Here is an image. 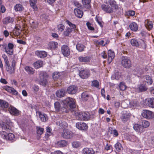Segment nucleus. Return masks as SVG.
I'll return each instance as SVG.
<instances>
[{
    "instance_id": "1",
    "label": "nucleus",
    "mask_w": 154,
    "mask_h": 154,
    "mask_svg": "<svg viewBox=\"0 0 154 154\" xmlns=\"http://www.w3.org/2000/svg\"><path fill=\"white\" fill-rule=\"evenodd\" d=\"M101 8L103 11L108 14H112L113 9L117 11L119 8V5L115 0H106L104 4L101 5Z\"/></svg>"
},
{
    "instance_id": "2",
    "label": "nucleus",
    "mask_w": 154,
    "mask_h": 154,
    "mask_svg": "<svg viewBox=\"0 0 154 154\" xmlns=\"http://www.w3.org/2000/svg\"><path fill=\"white\" fill-rule=\"evenodd\" d=\"M130 43L133 46L138 47L143 49H145L147 47L146 41L142 39L139 41L137 39L133 38L131 40Z\"/></svg>"
},
{
    "instance_id": "3",
    "label": "nucleus",
    "mask_w": 154,
    "mask_h": 154,
    "mask_svg": "<svg viewBox=\"0 0 154 154\" xmlns=\"http://www.w3.org/2000/svg\"><path fill=\"white\" fill-rule=\"evenodd\" d=\"M14 45L12 43H9L8 45L4 43L0 45V47L2 49L5 50V51L8 54L12 55L14 53Z\"/></svg>"
},
{
    "instance_id": "4",
    "label": "nucleus",
    "mask_w": 154,
    "mask_h": 154,
    "mask_svg": "<svg viewBox=\"0 0 154 154\" xmlns=\"http://www.w3.org/2000/svg\"><path fill=\"white\" fill-rule=\"evenodd\" d=\"M16 66V62L14 59L11 62V66L10 65L9 62L5 64L6 71L11 74L15 73Z\"/></svg>"
},
{
    "instance_id": "5",
    "label": "nucleus",
    "mask_w": 154,
    "mask_h": 154,
    "mask_svg": "<svg viewBox=\"0 0 154 154\" xmlns=\"http://www.w3.org/2000/svg\"><path fill=\"white\" fill-rule=\"evenodd\" d=\"M62 102L65 106L69 107L71 109L74 108L76 107L75 100L72 98L67 97L65 100H62Z\"/></svg>"
},
{
    "instance_id": "6",
    "label": "nucleus",
    "mask_w": 154,
    "mask_h": 154,
    "mask_svg": "<svg viewBox=\"0 0 154 154\" xmlns=\"http://www.w3.org/2000/svg\"><path fill=\"white\" fill-rule=\"evenodd\" d=\"M39 76L40 79V84L43 86H45L48 84L47 79L48 76L47 73L41 71L40 72Z\"/></svg>"
},
{
    "instance_id": "7",
    "label": "nucleus",
    "mask_w": 154,
    "mask_h": 154,
    "mask_svg": "<svg viewBox=\"0 0 154 154\" xmlns=\"http://www.w3.org/2000/svg\"><path fill=\"white\" fill-rule=\"evenodd\" d=\"M121 64L125 68H129L132 64L130 58L127 56H122V57Z\"/></svg>"
},
{
    "instance_id": "8",
    "label": "nucleus",
    "mask_w": 154,
    "mask_h": 154,
    "mask_svg": "<svg viewBox=\"0 0 154 154\" xmlns=\"http://www.w3.org/2000/svg\"><path fill=\"white\" fill-rule=\"evenodd\" d=\"M142 116L148 120H151L153 119L154 112L149 110L143 109L141 113Z\"/></svg>"
},
{
    "instance_id": "9",
    "label": "nucleus",
    "mask_w": 154,
    "mask_h": 154,
    "mask_svg": "<svg viewBox=\"0 0 154 154\" xmlns=\"http://www.w3.org/2000/svg\"><path fill=\"white\" fill-rule=\"evenodd\" d=\"M1 137L4 139L11 140L15 137V135L12 133H7L6 132L2 131L0 132Z\"/></svg>"
},
{
    "instance_id": "10",
    "label": "nucleus",
    "mask_w": 154,
    "mask_h": 154,
    "mask_svg": "<svg viewBox=\"0 0 154 154\" xmlns=\"http://www.w3.org/2000/svg\"><path fill=\"white\" fill-rule=\"evenodd\" d=\"M143 104L146 107L154 108V97L146 99L143 102Z\"/></svg>"
},
{
    "instance_id": "11",
    "label": "nucleus",
    "mask_w": 154,
    "mask_h": 154,
    "mask_svg": "<svg viewBox=\"0 0 154 154\" xmlns=\"http://www.w3.org/2000/svg\"><path fill=\"white\" fill-rule=\"evenodd\" d=\"M61 51L63 55L66 57H68L70 55V48L66 45H63L61 48Z\"/></svg>"
},
{
    "instance_id": "12",
    "label": "nucleus",
    "mask_w": 154,
    "mask_h": 154,
    "mask_svg": "<svg viewBox=\"0 0 154 154\" xmlns=\"http://www.w3.org/2000/svg\"><path fill=\"white\" fill-rule=\"evenodd\" d=\"M79 74L80 76L83 79H87L90 75V70L86 69L80 71Z\"/></svg>"
},
{
    "instance_id": "13",
    "label": "nucleus",
    "mask_w": 154,
    "mask_h": 154,
    "mask_svg": "<svg viewBox=\"0 0 154 154\" xmlns=\"http://www.w3.org/2000/svg\"><path fill=\"white\" fill-rule=\"evenodd\" d=\"M89 114L88 112H79L78 115L79 119L80 120L86 121L89 118Z\"/></svg>"
},
{
    "instance_id": "14",
    "label": "nucleus",
    "mask_w": 154,
    "mask_h": 154,
    "mask_svg": "<svg viewBox=\"0 0 154 154\" xmlns=\"http://www.w3.org/2000/svg\"><path fill=\"white\" fill-rule=\"evenodd\" d=\"M61 136L65 139H70L72 137V133L67 129H64L62 132Z\"/></svg>"
},
{
    "instance_id": "15",
    "label": "nucleus",
    "mask_w": 154,
    "mask_h": 154,
    "mask_svg": "<svg viewBox=\"0 0 154 154\" xmlns=\"http://www.w3.org/2000/svg\"><path fill=\"white\" fill-rule=\"evenodd\" d=\"M8 111L11 114L15 116H18L21 114L20 111L15 107L11 106L8 107Z\"/></svg>"
},
{
    "instance_id": "16",
    "label": "nucleus",
    "mask_w": 154,
    "mask_h": 154,
    "mask_svg": "<svg viewBox=\"0 0 154 154\" xmlns=\"http://www.w3.org/2000/svg\"><path fill=\"white\" fill-rule=\"evenodd\" d=\"M78 87L76 85H72L69 86L67 89L66 92L69 94H75L78 91Z\"/></svg>"
},
{
    "instance_id": "17",
    "label": "nucleus",
    "mask_w": 154,
    "mask_h": 154,
    "mask_svg": "<svg viewBox=\"0 0 154 154\" xmlns=\"http://www.w3.org/2000/svg\"><path fill=\"white\" fill-rule=\"evenodd\" d=\"M14 20L13 17H11L10 16L6 17L3 18L2 22L4 25H7L9 24H12Z\"/></svg>"
},
{
    "instance_id": "18",
    "label": "nucleus",
    "mask_w": 154,
    "mask_h": 154,
    "mask_svg": "<svg viewBox=\"0 0 154 154\" xmlns=\"http://www.w3.org/2000/svg\"><path fill=\"white\" fill-rule=\"evenodd\" d=\"M148 87L146 84H140L137 85L136 88L138 92H142L146 91Z\"/></svg>"
},
{
    "instance_id": "19",
    "label": "nucleus",
    "mask_w": 154,
    "mask_h": 154,
    "mask_svg": "<svg viewBox=\"0 0 154 154\" xmlns=\"http://www.w3.org/2000/svg\"><path fill=\"white\" fill-rule=\"evenodd\" d=\"M76 127L79 130H85L88 128L87 125L85 122H78L76 123Z\"/></svg>"
},
{
    "instance_id": "20",
    "label": "nucleus",
    "mask_w": 154,
    "mask_h": 154,
    "mask_svg": "<svg viewBox=\"0 0 154 154\" xmlns=\"http://www.w3.org/2000/svg\"><path fill=\"white\" fill-rule=\"evenodd\" d=\"M4 89L8 92L17 95L18 94L17 91L12 87L6 85L4 87Z\"/></svg>"
},
{
    "instance_id": "21",
    "label": "nucleus",
    "mask_w": 154,
    "mask_h": 154,
    "mask_svg": "<svg viewBox=\"0 0 154 154\" xmlns=\"http://www.w3.org/2000/svg\"><path fill=\"white\" fill-rule=\"evenodd\" d=\"M108 57L107 62L109 64L112 61L113 59L115 57L114 52L111 50H109L108 52Z\"/></svg>"
},
{
    "instance_id": "22",
    "label": "nucleus",
    "mask_w": 154,
    "mask_h": 154,
    "mask_svg": "<svg viewBox=\"0 0 154 154\" xmlns=\"http://www.w3.org/2000/svg\"><path fill=\"white\" fill-rule=\"evenodd\" d=\"M58 44L56 42H51L48 45V48L51 50H55L58 47Z\"/></svg>"
},
{
    "instance_id": "23",
    "label": "nucleus",
    "mask_w": 154,
    "mask_h": 154,
    "mask_svg": "<svg viewBox=\"0 0 154 154\" xmlns=\"http://www.w3.org/2000/svg\"><path fill=\"white\" fill-rule=\"evenodd\" d=\"M66 91L65 89H61L57 91L56 94V96L58 97H62L64 96Z\"/></svg>"
},
{
    "instance_id": "24",
    "label": "nucleus",
    "mask_w": 154,
    "mask_h": 154,
    "mask_svg": "<svg viewBox=\"0 0 154 154\" xmlns=\"http://www.w3.org/2000/svg\"><path fill=\"white\" fill-rule=\"evenodd\" d=\"M95 153L93 149L91 148H85L82 151L83 154H94Z\"/></svg>"
},
{
    "instance_id": "25",
    "label": "nucleus",
    "mask_w": 154,
    "mask_h": 154,
    "mask_svg": "<svg viewBox=\"0 0 154 154\" xmlns=\"http://www.w3.org/2000/svg\"><path fill=\"white\" fill-rule=\"evenodd\" d=\"M78 60L80 62L86 63L90 61L91 57L88 56H80L78 57Z\"/></svg>"
},
{
    "instance_id": "26",
    "label": "nucleus",
    "mask_w": 154,
    "mask_h": 154,
    "mask_svg": "<svg viewBox=\"0 0 154 154\" xmlns=\"http://www.w3.org/2000/svg\"><path fill=\"white\" fill-rule=\"evenodd\" d=\"M134 128L136 131L142 133L145 131L144 129L141 125L138 124H135L133 127Z\"/></svg>"
},
{
    "instance_id": "27",
    "label": "nucleus",
    "mask_w": 154,
    "mask_h": 154,
    "mask_svg": "<svg viewBox=\"0 0 154 154\" xmlns=\"http://www.w3.org/2000/svg\"><path fill=\"white\" fill-rule=\"evenodd\" d=\"M35 54L40 58H44L47 56V53L44 51H35Z\"/></svg>"
},
{
    "instance_id": "28",
    "label": "nucleus",
    "mask_w": 154,
    "mask_h": 154,
    "mask_svg": "<svg viewBox=\"0 0 154 154\" xmlns=\"http://www.w3.org/2000/svg\"><path fill=\"white\" fill-rule=\"evenodd\" d=\"M143 80V81L145 82H146L149 85H151L153 82L151 77L147 75L144 76Z\"/></svg>"
},
{
    "instance_id": "29",
    "label": "nucleus",
    "mask_w": 154,
    "mask_h": 154,
    "mask_svg": "<svg viewBox=\"0 0 154 154\" xmlns=\"http://www.w3.org/2000/svg\"><path fill=\"white\" fill-rule=\"evenodd\" d=\"M36 113L38 114L40 120L42 122H46L47 120L48 116L46 114H42V112L39 111H37Z\"/></svg>"
},
{
    "instance_id": "30",
    "label": "nucleus",
    "mask_w": 154,
    "mask_h": 154,
    "mask_svg": "<svg viewBox=\"0 0 154 154\" xmlns=\"http://www.w3.org/2000/svg\"><path fill=\"white\" fill-rule=\"evenodd\" d=\"M146 28L148 30H150L152 29L153 24L151 21L146 20L144 22Z\"/></svg>"
},
{
    "instance_id": "31",
    "label": "nucleus",
    "mask_w": 154,
    "mask_h": 154,
    "mask_svg": "<svg viewBox=\"0 0 154 154\" xmlns=\"http://www.w3.org/2000/svg\"><path fill=\"white\" fill-rule=\"evenodd\" d=\"M24 69L29 75H33L35 73V69L30 66H26L24 68Z\"/></svg>"
},
{
    "instance_id": "32",
    "label": "nucleus",
    "mask_w": 154,
    "mask_h": 154,
    "mask_svg": "<svg viewBox=\"0 0 154 154\" xmlns=\"http://www.w3.org/2000/svg\"><path fill=\"white\" fill-rule=\"evenodd\" d=\"M74 12L75 15L79 18H81L83 13L82 11L78 8H75L74 10Z\"/></svg>"
},
{
    "instance_id": "33",
    "label": "nucleus",
    "mask_w": 154,
    "mask_h": 154,
    "mask_svg": "<svg viewBox=\"0 0 154 154\" xmlns=\"http://www.w3.org/2000/svg\"><path fill=\"white\" fill-rule=\"evenodd\" d=\"M130 29L133 32H136L138 29V26L135 22L131 23L129 26Z\"/></svg>"
},
{
    "instance_id": "34",
    "label": "nucleus",
    "mask_w": 154,
    "mask_h": 154,
    "mask_svg": "<svg viewBox=\"0 0 154 154\" xmlns=\"http://www.w3.org/2000/svg\"><path fill=\"white\" fill-rule=\"evenodd\" d=\"M85 48V46L82 44L79 43L76 45V48L79 52L84 51Z\"/></svg>"
},
{
    "instance_id": "35",
    "label": "nucleus",
    "mask_w": 154,
    "mask_h": 154,
    "mask_svg": "<svg viewBox=\"0 0 154 154\" xmlns=\"http://www.w3.org/2000/svg\"><path fill=\"white\" fill-rule=\"evenodd\" d=\"M91 0H82V2L83 6L85 7L89 8L91 7Z\"/></svg>"
},
{
    "instance_id": "36",
    "label": "nucleus",
    "mask_w": 154,
    "mask_h": 154,
    "mask_svg": "<svg viewBox=\"0 0 154 154\" xmlns=\"http://www.w3.org/2000/svg\"><path fill=\"white\" fill-rule=\"evenodd\" d=\"M43 65V62L42 60H38L33 63V65L35 69L41 67Z\"/></svg>"
},
{
    "instance_id": "37",
    "label": "nucleus",
    "mask_w": 154,
    "mask_h": 154,
    "mask_svg": "<svg viewBox=\"0 0 154 154\" xmlns=\"http://www.w3.org/2000/svg\"><path fill=\"white\" fill-rule=\"evenodd\" d=\"M0 105L3 109L9 107V104L8 103L2 100H0Z\"/></svg>"
},
{
    "instance_id": "38",
    "label": "nucleus",
    "mask_w": 154,
    "mask_h": 154,
    "mask_svg": "<svg viewBox=\"0 0 154 154\" xmlns=\"http://www.w3.org/2000/svg\"><path fill=\"white\" fill-rule=\"evenodd\" d=\"M14 9L16 12H21L23 10L24 8L22 5L17 4L14 7Z\"/></svg>"
},
{
    "instance_id": "39",
    "label": "nucleus",
    "mask_w": 154,
    "mask_h": 154,
    "mask_svg": "<svg viewBox=\"0 0 154 154\" xmlns=\"http://www.w3.org/2000/svg\"><path fill=\"white\" fill-rule=\"evenodd\" d=\"M68 142L65 140H61L57 142V144L60 147H64L67 145Z\"/></svg>"
},
{
    "instance_id": "40",
    "label": "nucleus",
    "mask_w": 154,
    "mask_h": 154,
    "mask_svg": "<svg viewBox=\"0 0 154 154\" xmlns=\"http://www.w3.org/2000/svg\"><path fill=\"white\" fill-rule=\"evenodd\" d=\"M37 2L35 0H29V3L31 6L34 11H37L38 8L36 5Z\"/></svg>"
},
{
    "instance_id": "41",
    "label": "nucleus",
    "mask_w": 154,
    "mask_h": 154,
    "mask_svg": "<svg viewBox=\"0 0 154 154\" xmlns=\"http://www.w3.org/2000/svg\"><path fill=\"white\" fill-rule=\"evenodd\" d=\"M57 125L60 126V127L63 128H65L67 127L68 125L67 123L66 122L61 120L57 122Z\"/></svg>"
},
{
    "instance_id": "42",
    "label": "nucleus",
    "mask_w": 154,
    "mask_h": 154,
    "mask_svg": "<svg viewBox=\"0 0 154 154\" xmlns=\"http://www.w3.org/2000/svg\"><path fill=\"white\" fill-rule=\"evenodd\" d=\"M130 116L128 114H124L122 116L121 119L123 122H125L129 119Z\"/></svg>"
},
{
    "instance_id": "43",
    "label": "nucleus",
    "mask_w": 154,
    "mask_h": 154,
    "mask_svg": "<svg viewBox=\"0 0 154 154\" xmlns=\"http://www.w3.org/2000/svg\"><path fill=\"white\" fill-rule=\"evenodd\" d=\"M89 97V95L87 92H83L82 94L81 98L83 100L86 101L88 100Z\"/></svg>"
},
{
    "instance_id": "44",
    "label": "nucleus",
    "mask_w": 154,
    "mask_h": 154,
    "mask_svg": "<svg viewBox=\"0 0 154 154\" xmlns=\"http://www.w3.org/2000/svg\"><path fill=\"white\" fill-rule=\"evenodd\" d=\"M69 109L68 107L64 105V106L61 108L59 113L60 114H61L64 112H68L69 111Z\"/></svg>"
},
{
    "instance_id": "45",
    "label": "nucleus",
    "mask_w": 154,
    "mask_h": 154,
    "mask_svg": "<svg viewBox=\"0 0 154 154\" xmlns=\"http://www.w3.org/2000/svg\"><path fill=\"white\" fill-rule=\"evenodd\" d=\"M66 22L69 27H70V28L72 29V30L75 31L76 30V26L75 24L72 23L68 20H66Z\"/></svg>"
},
{
    "instance_id": "46",
    "label": "nucleus",
    "mask_w": 154,
    "mask_h": 154,
    "mask_svg": "<svg viewBox=\"0 0 154 154\" xmlns=\"http://www.w3.org/2000/svg\"><path fill=\"white\" fill-rule=\"evenodd\" d=\"M54 106L56 112H59L61 108L60 103L58 102H55L54 104Z\"/></svg>"
},
{
    "instance_id": "47",
    "label": "nucleus",
    "mask_w": 154,
    "mask_h": 154,
    "mask_svg": "<svg viewBox=\"0 0 154 154\" xmlns=\"http://www.w3.org/2000/svg\"><path fill=\"white\" fill-rule=\"evenodd\" d=\"M46 133L45 134V136L48 138L52 134V129L50 127L48 126L46 128Z\"/></svg>"
},
{
    "instance_id": "48",
    "label": "nucleus",
    "mask_w": 154,
    "mask_h": 154,
    "mask_svg": "<svg viewBox=\"0 0 154 154\" xmlns=\"http://www.w3.org/2000/svg\"><path fill=\"white\" fill-rule=\"evenodd\" d=\"M130 105L132 108L136 107L139 104L138 102L135 100H132L130 102Z\"/></svg>"
},
{
    "instance_id": "49",
    "label": "nucleus",
    "mask_w": 154,
    "mask_h": 154,
    "mask_svg": "<svg viewBox=\"0 0 154 154\" xmlns=\"http://www.w3.org/2000/svg\"><path fill=\"white\" fill-rule=\"evenodd\" d=\"M72 31V29H70L69 27H68L64 32L63 34L65 36H69Z\"/></svg>"
},
{
    "instance_id": "50",
    "label": "nucleus",
    "mask_w": 154,
    "mask_h": 154,
    "mask_svg": "<svg viewBox=\"0 0 154 154\" xmlns=\"http://www.w3.org/2000/svg\"><path fill=\"white\" fill-rule=\"evenodd\" d=\"M21 32V30L16 27L13 30V33L15 35L18 36L20 35Z\"/></svg>"
},
{
    "instance_id": "51",
    "label": "nucleus",
    "mask_w": 154,
    "mask_h": 154,
    "mask_svg": "<svg viewBox=\"0 0 154 154\" xmlns=\"http://www.w3.org/2000/svg\"><path fill=\"white\" fill-rule=\"evenodd\" d=\"M36 130L37 134L41 135L43 133L44 130L43 128H41L39 126H37Z\"/></svg>"
},
{
    "instance_id": "52",
    "label": "nucleus",
    "mask_w": 154,
    "mask_h": 154,
    "mask_svg": "<svg viewBox=\"0 0 154 154\" xmlns=\"http://www.w3.org/2000/svg\"><path fill=\"white\" fill-rule=\"evenodd\" d=\"M119 87L120 90L123 91L125 90L126 88V86L125 83L124 82H120L119 85Z\"/></svg>"
},
{
    "instance_id": "53",
    "label": "nucleus",
    "mask_w": 154,
    "mask_h": 154,
    "mask_svg": "<svg viewBox=\"0 0 154 154\" xmlns=\"http://www.w3.org/2000/svg\"><path fill=\"white\" fill-rule=\"evenodd\" d=\"M2 128L3 130L7 131L11 130V127L7 123H6L3 125L2 126Z\"/></svg>"
},
{
    "instance_id": "54",
    "label": "nucleus",
    "mask_w": 154,
    "mask_h": 154,
    "mask_svg": "<svg viewBox=\"0 0 154 154\" xmlns=\"http://www.w3.org/2000/svg\"><path fill=\"white\" fill-rule=\"evenodd\" d=\"M60 76V73L59 72H55L53 74L52 77L54 80H57Z\"/></svg>"
},
{
    "instance_id": "55",
    "label": "nucleus",
    "mask_w": 154,
    "mask_h": 154,
    "mask_svg": "<svg viewBox=\"0 0 154 154\" xmlns=\"http://www.w3.org/2000/svg\"><path fill=\"white\" fill-rule=\"evenodd\" d=\"M150 125L149 122L147 121L144 120L142 122V126L143 128H147Z\"/></svg>"
},
{
    "instance_id": "56",
    "label": "nucleus",
    "mask_w": 154,
    "mask_h": 154,
    "mask_svg": "<svg viewBox=\"0 0 154 154\" xmlns=\"http://www.w3.org/2000/svg\"><path fill=\"white\" fill-rule=\"evenodd\" d=\"M91 85L96 88H98L99 87V82L97 80H94L92 82Z\"/></svg>"
},
{
    "instance_id": "57",
    "label": "nucleus",
    "mask_w": 154,
    "mask_h": 154,
    "mask_svg": "<svg viewBox=\"0 0 154 154\" xmlns=\"http://www.w3.org/2000/svg\"><path fill=\"white\" fill-rule=\"evenodd\" d=\"M122 147V145L119 142H117L116 143L115 145V148L118 151H120Z\"/></svg>"
},
{
    "instance_id": "58",
    "label": "nucleus",
    "mask_w": 154,
    "mask_h": 154,
    "mask_svg": "<svg viewBox=\"0 0 154 154\" xmlns=\"http://www.w3.org/2000/svg\"><path fill=\"white\" fill-rule=\"evenodd\" d=\"M65 26L62 24H59L57 26L58 30L60 32L63 31L65 29Z\"/></svg>"
},
{
    "instance_id": "59",
    "label": "nucleus",
    "mask_w": 154,
    "mask_h": 154,
    "mask_svg": "<svg viewBox=\"0 0 154 154\" xmlns=\"http://www.w3.org/2000/svg\"><path fill=\"white\" fill-rule=\"evenodd\" d=\"M112 149V146L110 145H109L108 142H107L106 143V145L104 147V149L106 151H108Z\"/></svg>"
},
{
    "instance_id": "60",
    "label": "nucleus",
    "mask_w": 154,
    "mask_h": 154,
    "mask_svg": "<svg viewBox=\"0 0 154 154\" xmlns=\"http://www.w3.org/2000/svg\"><path fill=\"white\" fill-rule=\"evenodd\" d=\"M80 142L77 141H74L72 143V146L74 148H78L80 146Z\"/></svg>"
},
{
    "instance_id": "61",
    "label": "nucleus",
    "mask_w": 154,
    "mask_h": 154,
    "mask_svg": "<svg viewBox=\"0 0 154 154\" xmlns=\"http://www.w3.org/2000/svg\"><path fill=\"white\" fill-rule=\"evenodd\" d=\"M120 75L119 72H117L115 73V74L112 75V77L116 80H119L120 77Z\"/></svg>"
},
{
    "instance_id": "62",
    "label": "nucleus",
    "mask_w": 154,
    "mask_h": 154,
    "mask_svg": "<svg viewBox=\"0 0 154 154\" xmlns=\"http://www.w3.org/2000/svg\"><path fill=\"white\" fill-rule=\"evenodd\" d=\"M86 25L88 29L91 31H93L94 30V27L91 26V23L89 22H87L86 23Z\"/></svg>"
},
{
    "instance_id": "63",
    "label": "nucleus",
    "mask_w": 154,
    "mask_h": 154,
    "mask_svg": "<svg viewBox=\"0 0 154 154\" xmlns=\"http://www.w3.org/2000/svg\"><path fill=\"white\" fill-rule=\"evenodd\" d=\"M34 93L35 94H37L39 90V87L38 85H34L32 88Z\"/></svg>"
},
{
    "instance_id": "64",
    "label": "nucleus",
    "mask_w": 154,
    "mask_h": 154,
    "mask_svg": "<svg viewBox=\"0 0 154 154\" xmlns=\"http://www.w3.org/2000/svg\"><path fill=\"white\" fill-rule=\"evenodd\" d=\"M31 26L33 29H36L37 28L38 26V23L36 22L33 21L31 23Z\"/></svg>"
}]
</instances>
